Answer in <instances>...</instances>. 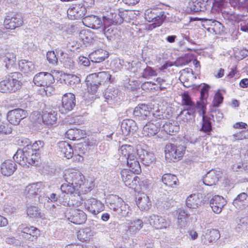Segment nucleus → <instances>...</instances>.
<instances>
[{
    "label": "nucleus",
    "instance_id": "a19ab883",
    "mask_svg": "<svg viewBox=\"0 0 248 248\" xmlns=\"http://www.w3.org/2000/svg\"><path fill=\"white\" fill-rule=\"evenodd\" d=\"M1 60L5 63L7 69H10L15 64L16 56L13 53H6L1 55Z\"/></svg>",
    "mask_w": 248,
    "mask_h": 248
},
{
    "label": "nucleus",
    "instance_id": "37998d69",
    "mask_svg": "<svg viewBox=\"0 0 248 248\" xmlns=\"http://www.w3.org/2000/svg\"><path fill=\"white\" fill-rule=\"evenodd\" d=\"M222 15L224 19L231 22H238L243 17L242 15H236L233 12L226 10H223L222 11Z\"/></svg>",
    "mask_w": 248,
    "mask_h": 248
},
{
    "label": "nucleus",
    "instance_id": "b1692460",
    "mask_svg": "<svg viewBox=\"0 0 248 248\" xmlns=\"http://www.w3.org/2000/svg\"><path fill=\"white\" fill-rule=\"evenodd\" d=\"M83 22L89 28L93 29H99L102 25L103 22L101 19L97 16L90 15L83 18Z\"/></svg>",
    "mask_w": 248,
    "mask_h": 248
},
{
    "label": "nucleus",
    "instance_id": "0e129e2a",
    "mask_svg": "<svg viewBox=\"0 0 248 248\" xmlns=\"http://www.w3.org/2000/svg\"><path fill=\"white\" fill-rule=\"evenodd\" d=\"M100 85L98 83V82L91 83L90 86L88 87V91L92 94H94L96 93L99 86Z\"/></svg>",
    "mask_w": 248,
    "mask_h": 248
},
{
    "label": "nucleus",
    "instance_id": "7ed1b4c3",
    "mask_svg": "<svg viewBox=\"0 0 248 248\" xmlns=\"http://www.w3.org/2000/svg\"><path fill=\"white\" fill-rule=\"evenodd\" d=\"M123 22V19L120 15L115 14L114 16L112 15L110 18L108 16L103 17V24L104 26V34L108 40H111L115 38L116 30L110 26V24L113 23H121Z\"/></svg>",
    "mask_w": 248,
    "mask_h": 248
},
{
    "label": "nucleus",
    "instance_id": "ddd939ff",
    "mask_svg": "<svg viewBox=\"0 0 248 248\" xmlns=\"http://www.w3.org/2000/svg\"><path fill=\"white\" fill-rule=\"evenodd\" d=\"M143 226V222L142 220L136 219L135 220H129L125 225V229L124 232L129 236L137 233Z\"/></svg>",
    "mask_w": 248,
    "mask_h": 248
},
{
    "label": "nucleus",
    "instance_id": "69168bd1",
    "mask_svg": "<svg viewBox=\"0 0 248 248\" xmlns=\"http://www.w3.org/2000/svg\"><path fill=\"white\" fill-rule=\"evenodd\" d=\"M213 8L217 10V8L223 6L225 3L226 0H213Z\"/></svg>",
    "mask_w": 248,
    "mask_h": 248
},
{
    "label": "nucleus",
    "instance_id": "bb28decb",
    "mask_svg": "<svg viewBox=\"0 0 248 248\" xmlns=\"http://www.w3.org/2000/svg\"><path fill=\"white\" fill-rule=\"evenodd\" d=\"M150 114L149 108L144 104H139L135 108L133 111L134 115L141 120H145Z\"/></svg>",
    "mask_w": 248,
    "mask_h": 248
},
{
    "label": "nucleus",
    "instance_id": "052dcab7",
    "mask_svg": "<svg viewBox=\"0 0 248 248\" xmlns=\"http://www.w3.org/2000/svg\"><path fill=\"white\" fill-rule=\"evenodd\" d=\"M163 127H164V129H166L167 127H168V132L170 134L172 135L174 134V133H176L179 131V127L177 125H174L172 124H166V125H163Z\"/></svg>",
    "mask_w": 248,
    "mask_h": 248
},
{
    "label": "nucleus",
    "instance_id": "ea45409f",
    "mask_svg": "<svg viewBox=\"0 0 248 248\" xmlns=\"http://www.w3.org/2000/svg\"><path fill=\"white\" fill-rule=\"evenodd\" d=\"M94 232L90 228L80 230L77 234L78 238L81 241H87L93 235Z\"/></svg>",
    "mask_w": 248,
    "mask_h": 248
},
{
    "label": "nucleus",
    "instance_id": "39448f33",
    "mask_svg": "<svg viewBox=\"0 0 248 248\" xmlns=\"http://www.w3.org/2000/svg\"><path fill=\"white\" fill-rule=\"evenodd\" d=\"M185 151V147L183 145L177 146L169 143L165 148V157L170 161L175 162L183 156Z\"/></svg>",
    "mask_w": 248,
    "mask_h": 248
},
{
    "label": "nucleus",
    "instance_id": "c85d7f7f",
    "mask_svg": "<svg viewBox=\"0 0 248 248\" xmlns=\"http://www.w3.org/2000/svg\"><path fill=\"white\" fill-rule=\"evenodd\" d=\"M23 146H25L22 144ZM28 147L25 146L22 149H18L13 156L14 160L21 165H27V158L26 155L30 152L27 150Z\"/></svg>",
    "mask_w": 248,
    "mask_h": 248
},
{
    "label": "nucleus",
    "instance_id": "4468645a",
    "mask_svg": "<svg viewBox=\"0 0 248 248\" xmlns=\"http://www.w3.org/2000/svg\"><path fill=\"white\" fill-rule=\"evenodd\" d=\"M4 24L8 29L13 30L20 27L23 24L22 16L19 14L8 15L5 18Z\"/></svg>",
    "mask_w": 248,
    "mask_h": 248
},
{
    "label": "nucleus",
    "instance_id": "09e8293b",
    "mask_svg": "<svg viewBox=\"0 0 248 248\" xmlns=\"http://www.w3.org/2000/svg\"><path fill=\"white\" fill-rule=\"evenodd\" d=\"M111 75L108 72L103 71L98 72L97 77L100 79L98 81L99 85L104 84L105 83L111 82Z\"/></svg>",
    "mask_w": 248,
    "mask_h": 248
},
{
    "label": "nucleus",
    "instance_id": "e433bc0d",
    "mask_svg": "<svg viewBox=\"0 0 248 248\" xmlns=\"http://www.w3.org/2000/svg\"><path fill=\"white\" fill-rule=\"evenodd\" d=\"M19 69L20 70L26 74L33 72L34 71V65L31 62L22 60L18 62Z\"/></svg>",
    "mask_w": 248,
    "mask_h": 248
},
{
    "label": "nucleus",
    "instance_id": "c9c22d12",
    "mask_svg": "<svg viewBox=\"0 0 248 248\" xmlns=\"http://www.w3.org/2000/svg\"><path fill=\"white\" fill-rule=\"evenodd\" d=\"M136 202L138 206L142 211L149 210L151 205L149 197L145 194L139 197Z\"/></svg>",
    "mask_w": 248,
    "mask_h": 248
},
{
    "label": "nucleus",
    "instance_id": "6ab92c4d",
    "mask_svg": "<svg viewBox=\"0 0 248 248\" xmlns=\"http://www.w3.org/2000/svg\"><path fill=\"white\" fill-rule=\"evenodd\" d=\"M87 10L85 5L83 4H76L69 8L67 10L68 15L73 16L75 19L84 17Z\"/></svg>",
    "mask_w": 248,
    "mask_h": 248
},
{
    "label": "nucleus",
    "instance_id": "aec40b11",
    "mask_svg": "<svg viewBox=\"0 0 248 248\" xmlns=\"http://www.w3.org/2000/svg\"><path fill=\"white\" fill-rule=\"evenodd\" d=\"M138 128L136 122L130 119L123 120L121 124V129L124 136L134 133Z\"/></svg>",
    "mask_w": 248,
    "mask_h": 248
},
{
    "label": "nucleus",
    "instance_id": "603ef678",
    "mask_svg": "<svg viewBox=\"0 0 248 248\" xmlns=\"http://www.w3.org/2000/svg\"><path fill=\"white\" fill-rule=\"evenodd\" d=\"M119 151L120 156L123 159L128 152H133V147L130 145H123L120 148Z\"/></svg>",
    "mask_w": 248,
    "mask_h": 248
},
{
    "label": "nucleus",
    "instance_id": "5fc2aeb1",
    "mask_svg": "<svg viewBox=\"0 0 248 248\" xmlns=\"http://www.w3.org/2000/svg\"><path fill=\"white\" fill-rule=\"evenodd\" d=\"M156 75V72L150 66H147L144 69L143 72L142 73V77L144 78H148L149 77L155 76Z\"/></svg>",
    "mask_w": 248,
    "mask_h": 248
},
{
    "label": "nucleus",
    "instance_id": "de8ad7c7",
    "mask_svg": "<svg viewBox=\"0 0 248 248\" xmlns=\"http://www.w3.org/2000/svg\"><path fill=\"white\" fill-rule=\"evenodd\" d=\"M195 110L196 109H184L181 112L183 120L186 122H193L195 118Z\"/></svg>",
    "mask_w": 248,
    "mask_h": 248
},
{
    "label": "nucleus",
    "instance_id": "338daca9",
    "mask_svg": "<svg viewBox=\"0 0 248 248\" xmlns=\"http://www.w3.org/2000/svg\"><path fill=\"white\" fill-rule=\"evenodd\" d=\"M48 196L46 193L40 194L38 197V201L40 203L45 204L46 202H49Z\"/></svg>",
    "mask_w": 248,
    "mask_h": 248
},
{
    "label": "nucleus",
    "instance_id": "4be33fe9",
    "mask_svg": "<svg viewBox=\"0 0 248 248\" xmlns=\"http://www.w3.org/2000/svg\"><path fill=\"white\" fill-rule=\"evenodd\" d=\"M138 155L142 163L145 166H149L152 164L155 159V157L152 152L142 149L138 150Z\"/></svg>",
    "mask_w": 248,
    "mask_h": 248
},
{
    "label": "nucleus",
    "instance_id": "7c9ffc66",
    "mask_svg": "<svg viewBox=\"0 0 248 248\" xmlns=\"http://www.w3.org/2000/svg\"><path fill=\"white\" fill-rule=\"evenodd\" d=\"M59 152L68 159L71 158L74 154L72 146L66 141H61L58 143Z\"/></svg>",
    "mask_w": 248,
    "mask_h": 248
},
{
    "label": "nucleus",
    "instance_id": "4c0bfd02",
    "mask_svg": "<svg viewBox=\"0 0 248 248\" xmlns=\"http://www.w3.org/2000/svg\"><path fill=\"white\" fill-rule=\"evenodd\" d=\"M162 181L164 185L170 187H173L178 184V180L177 177L170 173H166L162 177Z\"/></svg>",
    "mask_w": 248,
    "mask_h": 248
},
{
    "label": "nucleus",
    "instance_id": "c03bdc74",
    "mask_svg": "<svg viewBox=\"0 0 248 248\" xmlns=\"http://www.w3.org/2000/svg\"><path fill=\"white\" fill-rule=\"evenodd\" d=\"M118 90L114 88H108L104 93L105 101L109 103L113 100H116L118 97Z\"/></svg>",
    "mask_w": 248,
    "mask_h": 248
},
{
    "label": "nucleus",
    "instance_id": "20e7f679",
    "mask_svg": "<svg viewBox=\"0 0 248 248\" xmlns=\"http://www.w3.org/2000/svg\"><path fill=\"white\" fill-rule=\"evenodd\" d=\"M153 116L155 119L152 120V123H148L144 126L142 129V134L144 136H153L159 131L162 122L161 120L163 117L162 114L154 113Z\"/></svg>",
    "mask_w": 248,
    "mask_h": 248
},
{
    "label": "nucleus",
    "instance_id": "a211bd4d",
    "mask_svg": "<svg viewBox=\"0 0 248 248\" xmlns=\"http://www.w3.org/2000/svg\"><path fill=\"white\" fill-rule=\"evenodd\" d=\"M0 173L5 176H10L17 169V165L12 160H5L0 165Z\"/></svg>",
    "mask_w": 248,
    "mask_h": 248
},
{
    "label": "nucleus",
    "instance_id": "2f4dec72",
    "mask_svg": "<svg viewBox=\"0 0 248 248\" xmlns=\"http://www.w3.org/2000/svg\"><path fill=\"white\" fill-rule=\"evenodd\" d=\"M123 200L117 195H110L106 199V203L110 210L113 211L123 204Z\"/></svg>",
    "mask_w": 248,
    "mask_h": 248
},
{
    "label": "nucleus",
    "instance_id": "cd10ccee",
    "mask_svg": "<svg viewBox=\"0 0 248 248\" xmlns=\"http://www.w3.org/2000/svg\"><path fill=\"white\" fill-rule=\"evenodd\" d=\"M182 103L183 105L186 106V108L185 109H196L198 108L201 110L203 109L205 107L199 102H197L195 104L191 99V97L188 93H184L182 94Z\"/></svg>",
    "mask_w": 248,
    "mask_h": 248
},
{
    "label": "nucleus",
    "instance_id": "9d476101",
    "mask_svg": "<svg viewBox=\"0 0 248 248\" xmlns=\"http://www.w3.org/2000/svg\"><path fill=\"white\" fill-rule=\"evenodd\" d=\"M137 173L128 170H122L121 174L123 181L125 186L131 188H135L139 183V177Z\"/></svg>",
    "mask_w": 248,
    "mask_h": 248
},
{
    "label": "nucleus",
    "instance_id": "2eb2a0df",
    "mask_svg": "<svg viewBox=\"0 0 248 248\" xmlns=\"http://www.w3.org/2000/svg\"><path fill=\"white\" fill-rule=\"evenodd\" d=\"M85 208L91 213L96 215L104 209V204L99 201L92 198L86 200L84 202Z\"/></svg>",
    "mask_w": 248,
    "mask_h": 248
},
{
    "label": "nucleus",
    "instance_id": "f3484780",
    "mask_svg": "<svg viewBox=\"0 0 248 248\" xmlns=\"http://www.w3.org/2000/svg\"><path fill=\"white\" fill-rule=\"evenodd\" d=\"M26 116L25 111L21 108H17L9 111L7 114L8 121L13 125H17L20 121Z\"/></svg>",
    "mask_w": 248,
    "mask_h": 248
},
{
    "label": "nucleus",
    "instance_id": "f257e3e1",
    "mask_svg": "<svg viewBox=\"0 0 248 248\" xmlns=\"http://www.w3.org/2000/svg\"><path fill=\"white\" fill-rule=\"evenodd\" d=\"M66 183L61 186L62 194L79 195L81 192H87L91 189L85 186L86 180L84 176L79 171L71 169L66 170L63 176Z\"/></svg>",
    "mask_w": 248,
    "mask_h": 248
},
{
    "label": "nucleus",
    "instance_id": "1a4fd4ad",
    "mask_svg": "<svg viewBox=\"0 0 248 248\" xmlns=\"http://www.w3.org/2000/svg\"><path fill=\"white\" fill-rule=\"evenodd\" d=\"M148 221L157 229H167L171 225V221L168 218L154 214L149 217Z\"/></svg>",
    "mask_w": 248,
    "mask_h": 248
},
{
    "label": "nucleus",
    "instance_id": "3c124183",
    "mask_svg": "<svg viewBox=\"0 0 248 248\" xmlns=\"http://www.w3.org/2000/svg\"><path fill=\"white\" fill-rule=\"evenodd\" d=\"M28 216L31 218H38L41 217L40 210L36 206H31L27 209Z\"/></svg>",
    "mask_w": 248,
    "mask_h": 248
},
{
    "label": "nucleus",
    "instance_id": "393cba45",
    "mask_svg": "<svg viewBox=\"0 0 248 248\" xmlns=\"http://www.w3.org/2000/svg\"><path fill=\"white\" fill-rule=\"evenodd\" d=\"M233 205L237 209L243 210L248 207V195L245 192H242L234 199Z\"/></svg>",
    "mask_w": 248,
    "mask_h": 248
},
{
    "label": "nucleus",
    "instance_id": "dca6fc26",
    "mask_svg": "<svg viewBox=\"0 0 248 248\" xmlns=\"http://www.w3.org/2000/svg\"><path fill=\"white\" fill-rule=\"evenodd\" d=\"M222 174L219 170H212L205 175L203 179V183L208 186L215 185L222 177Z\"/></svg>",
    "mask_w": 248,
    "mask_h": 248
},
{
    "label": "nucleus",
    "instance_id": "bf43d9fd",
    "mask_svg": "<svg viewBox=\"0 0 248 248\" xmlns=\"http://www.w3.org/2000/svg\"><path fill=\"white\" fill-rule=\"evenodd\" d=\"M211 116L214 121H217V122L221 121L223 118L222 113L219 109L212 111Z\"/></svg>",
    "mask_w": 248,
    "mask_h": 248
},
{
    "label": "nucleus",
    "instance_id": "473e14b6",
    "mask_svg": "<svg viewBox=\"0 0 248 248\" xmlns=\"http://www.w3.org/2000/svg\"><path fill=\"white\" fill-rule=\"evenodd\" d=\"M202 198L198 194H191L186 200V205L189 208L196 209L201 206Z\"/></svg>",
    "mask_w": 248,
    "mask_h": 248
},
{
    "label": "nucleus",
    "instance_id": "e2e57ef3",
    "mask_svg": "<svg viewBox=\"0 0 248 248\" xmlns=\"http://www.w3.org/2000/svg\"><path fill=\"white\" fill-rule=\"evenodd\" d=\"M209 88L210 86L208 85L203 84L201 89V98L202 99H205L208 96V92Z\"/></svg>",
    "mask_w": 248,
    "mask_h": 248
},
{
    "label": "nucleus",
    "instance_id": "423d86ee",
    "mask_svg": "<svg viewBox=\"0 0 248 248\" xmlns=\"http://www.w3.org/2000/svg\"><path fill=\"white\" fill-rule=\"evenodd\" d=\"M166 17L165 12L159 9L148 10L145 14V19L149 22H153L154 27L160 26Z\"/></svg>",
    "mask_w": 248,
    "mask_h": 248
},
{
    "label": "nucleus",
    "instance_id": "864d4df0",
    "mask_svg": "<svg viewBox=\"0 0 248 248\" xmlns=\"http://www.w3.org/2000/svg\"><path fill=\"white\" fill-rule=\"evenodd\" d=\"M232 137L234 140L248 139V129L237 132L233 134Z\"/></svg>",
    "mask_w": 248,
    "mask_h": 248
},
{
    "label": "nucleus",
    "instance_id": "f03ea898",
    "mask_svg": "<svg viewBox=\"0 0 248 248\" xmlns=\"http://www.w3.org/2000/svg\"><path fill=\"white\" fill-rule=\"evenodd\" d=\"M22 75L19 72L9 74L6 78L0 82V92L3 93L15 92L22 85Z\"/></svg>",
    "mask_w": 248,
    "mask_h": 248
},
{
    "label": "nucleus",
    "instance_id": "f704fd0d",
    "mask_svg": "<svg viewBox=\"0 0 248 248\" xmlns=\"http://www.w3.org/2000/svg\"><path fill=\"white\" fill-rule=\"evenodd\" d=\"M204 6L205 4L201 0H190L188 3L187 9L194 12L203 11L205 9Z\"/></svg>",
    "mask_w": 248,
    "mask_h": 248
},
{
    "label": "nucleus",
    "instance_id": "4d7b16f0",
    "mask_svg": "<svg viewBox=\"0 0 248 248\" xmlns=\"http://www.w3.org/2000/svg\"><path fill=\"white\" fill-rule=\"evenodd\" d=\"M46 59L49 63L52 64H56L58 62V59L53 51H48L46 53Z\"/></svg>",
    "mask_w": 248,
    "mask_h": 248
},
{
    "label": "nucleus",
    "instance_id": "49530a36",
    "mask_svg": "<svg viewBox=\"0 0 248 248\" xmlns=\"http://www.w3.org/2000/svg\"><path fill=\"white\" fill-rule=\"evenodd\" d=\"M205 108L202 109V125L201 129V131H203L207 134L209 133L212 130V126L211 122H210L208 118L205 116Z\"/></svg>",
    "mask_w": 248,
    "mask_h": 248
},
{
    "label": "nucleus",
    "instance_id": "72a5a7b5",
    "mask_svg": "<svg viewBox=\"0 0 248 248\" xmlns=\"http://www.w3.org/2000/svg\"><path fill=\"white\" fill-rule=\"evenodd\" d=\"M21 142L23 143L25 142L26 143L27 145L28 146L29 148H31V150L34 153H36L38 155V158H39V155L40 154V152L43 148L44 146V142L42 140H38L35 141L32 144H30L29 140L28 139H25L24 140H21Z\"/></svg>",
    "mask_w": 248,
    "mask_h": 248
},
{
    "label": "nucleus",
    "instance_id": "0eeeda50",
    "mask_svg": "<svg viewBox=\"0 0 248 248\" xmlns=\"http://www.w3.org/2000/svg\"><path fill=\"white\" fill-rule=\"evenodd\" d=\"M67 219L75 224H82L85 222L87 219L86 214L79 209H71L65 213Z\"/></svg>",
    "mask_w": 248,
    "mask_h": 248
},
{
    "label": "nucleus",
    "instance_id": "774afa93",
    "mask_svg": "<svg viewBox=\"0 0 248 248\" xmlns=\"http://www.w3.org/2000/svg\"><path fill=\"white\" fill-rule=\"evenodd\" d=\"M79 61L80 63L84 66H88L90 64L89 60L87 58L83 56L79 57Z\"/></svg>",
    "mask_w": 248,
    "mask_h": 248
},
{
    "label": "nucleus",
    "instance_id": "680f3d73",
    "mask_svg": "<svg viewBox=\"0 0 248 248\" xmlns=\"http://www.w3.org/2000/svg\"><path fill=\"white\" fill-rule=\"evenodd\" d=\"M177 213L178 214L177 218L179 224H181L184 220L188 217L187 213L184 210L179 209L177 210Z\"/></svg>",
    "mask_w": 248,
    "mask_h": 248
},
{
    "label": "nucleus",
    "instance_id": "412c9836",
    "mask_svg": "<svg viewBox=\"0 0 248 248\" xmlns=\"http://www.w3.org/2000/svg\"><path fill=\"white\" fill-rule=\"evenodd\" d=\"M226 202V201L222 196L215 195L211 199L210 205L214 213L219 214L221 212Z\"/></svg>",
    "mask_w": 248,
    "mask_h": 248
},
{
    "label": "nucleus",
    "instance_id": "9b49d317",
    "mask_svg": "<svg viewBox=\"0 0 248 248\" xmlns=\"http://www.w3.org/2000/svg\"><path fill=\"white\" fill-rule=\"evenodd\" d=\"M18 230L23 233L22 236L26 239L30 241H33L37 239L40 235V231L36 227L31 226H27L21 224L19 226Z\"/></svg>",
    "mask_w": 248,
    "mask_h": 248
},
{
    "label": "nucleus",
    "instance_id": "13d9d810",
    "mask_svg": "<svg viewBox=\"0 0 248 248\" xmlns=\"http://www.w3.org/2000/svg\"><path fill=\"white\" fill-rule=\"evenodd\" d=\"M66 80L70 85L78 84L80 81L79 78L75 75H68Z\"/></svg>",
    "mask_w": 248,
    "mask_h": 248
},
{
    "label": "nucleus",
    "instance_id": "58836bf2",
    "mask_svg": "<svg viewBox=\"0 0 248 248\" xmlns=\"http://www.w3.org/2000/svg\"><path fill=\"white\" fill-rule=\"evenodd\" d=\"M137 155H134L132 158L126 160L127 165L130 168V170L133 171L135 173L139 174L141 172V167L138 160Z\"/></svg>",
    "mask_w": 248,
    "mask_h": 248
},
{
    "label": "nucleus",
    "instance_id": "5701e85b",
    "mask_svg": "<svg viewBox=\"0 0 248 248\" xmlns=\"http://www.w3.org/2000/svg\"><path fill=\"white\" fill-rule=\"evenodd\" d=\"M42 189V185L41 183L32 184L27 186L25 189L24 193L26 197L32 199L35 196L39 194Z\"/></svg>",
    "mask_w": 248,
    "mask_h": 248
},
{
    "label": "nucleus",
    "instance_id": "6e6d98bb",
    "mask_svg": "<svg viewBox=\"0 0 248 248\" xmlns=\"http://www.w3.org/2000/svg\"><path fill=\"white\" fill-rule=\"evenodd\" d=\"M223 97L219 92H217L214 96L213 101V106L215 107H218L223 102Z\"/></svg>",
    "mask_w": 248,
    "mask_h": 248
},
{
    "label": "nucleus",
    "instance_id": "6e6552de",
    "mask_svg": "<svg viewBox=\"0 0 248 248\" xmlns=\"http://www.w3.org/2000/svg\"><path fill=\"white\" fill-rule=\"evenodd\" d=\"M62 107L59 108V111L65 114L71 111L76 106L75 96L71 93L64 94L62 99Z\"/></svg>",
    "mask_w": 248,
    "mask_h": 248
},
{
    "label": "nucleus",
    "instance_id": "8fccbe9b",
    "mask_svg": "<svg viewBox=\"0 0 248 248\" xmlns=\"http://www.w3.org/2000/svg\"><path fill=\"white\" fill-rule=\"evenodd\" d=\"M26 147H29L27 145H25ZM30 153L28 154V155H26L27 159V164L28 163L30 165H34L36 162L38 161V155L36 153H34L31 150V148H28L27 150Z\"/></svg>",
    "mask_w": 248,
    "mask_h": 248
},
{
    "label": "nucleus",
    "instance_id": "a18cd8bd",
    "mask_svg": "<svg viewBox=\"0 0 248 248\" xmlns=\"http://www.w3.org/2000/svg\"><path fill=\"white\" fill-rule=\"evenodd\" d=\"M130 210L128 205L124 202L115 210V215L119 218L126 217L128 216Z\"/></svg>",
    "mask_w": 248,
    "mask_h": 248
},
{
    "label": "nucleus",
    "instance_id": "c756f323",
    "mask_svg": "<svg viewBox=\"0 0 248 248\" xmlns=\"http://www.w3.org/2000/svg\"><path fill=\"white\" fill-rule=\"evenodd\" d=\"M42 118L44 124L52 125L56 123L57 112L53 110H51L50 111H44L42 115Z\"/></svg>",
    "mask_w": 248,
    "mask_h": 248
},
{
    "label": "nucleus",
    "instance_id": "a878e982",
    "mask_svg": "<svg viewBox=\"0 0 248 248\" xmlns=\"http://www.w3.org/2000/svg\"><path fill=\"white\" fill-rule=\"evenodd\" d=\"M219 237L220 233L217 230H207L205 234H203L201 236V240L203 244L208 245L211 242L218 239Z\"/></svg>",
    "mask_w": 248,
    "mask_h": 248
},
{
    "label": "nucleus",
    "instance_id": "f8f14e48",
    "mask_svg": "<svg viewBox=\"0 0 248 248\" xmlns=\"http://www.w3.org/2000/svg\"><path fill=\"white\" fill-rule=\"evenodd\" d=\"M33 82L37 86H49L54 82V78L50 73L40 72L35 75Z\"/></svg>",
    "mask_w": 248,
    "mask_h": 248
},
{
    "label": "nucleus",
    "instance_id": "79ce46f5",
    "mask_svg": "<svg viewBox=\"0 0 248 248\" xmlns=\"http://www.w3.org/2000/svg\"><path fill=\"white\" fill-rule=\"evenodd\" d=\"M106 52L102 49L97 50L89 55L90 58L92 59L91 61L93 62H102L108 57Z\"/></svg>",
    "mask_w": 248,
    "mask_h": 248
}]
</instances>
